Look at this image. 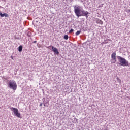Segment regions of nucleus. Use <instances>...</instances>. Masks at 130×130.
Here are the masks:
<instances>
[{"mask_svg": "<svg viewBox=\"0 0 130 130\" xmlns=\"http://www.w3.org/2000/svg\"><path fill=\"white\" fill-rule=\"evenodd\" d=\"M74 9V13L77 18H79V17H82L83 16L88 18V15H89V12L87 11L84 10L82 7H81L79 5H74L73 6Z\"/></svg>", "mask_w": 130, "mask_h": 130, "instance_id": "nucleus-1", "label": "nucleus"}, {"mask_svg": "<svg viewBox=\"0 0 130 130\" xmlns=\"http://www.w3.org/2000/svg\"><path fill=\"white\" fill-rule=\"evenodd\" d=\"M117 58L119 62L118 63V64L122 67H129L130 64L128 63V61L126 60L125 58L119 56H117Z\"/></svg>", "mask_w": 130, "mask_h": 130, "instance_id": "nucleus-2", "label": "nucleus"}, {"mask_svg": "<svg viewBox=\"0 0 130 130\" xmlns=\"http://www.w3.org/2000/svg\"><path fill=\"white\" fill-rule=\"evenodd\" d=\"M7 87L13 91L17 90V83L14 80H7Z\"/></svg>", "mask_w": 130, "mask_h": 130, "instance_id": "nucleus-3", "label": "nucleus"}, {"mask_svg": "<svg viewBox=\"0 0 130 130\" xmlns=\"http://www.w3.org/2000/svg\"><path fill=\"white\" fill-rule=\"evenodd\" d=\"M11 111H13L14 114L15 116L18 117V118H21V113L19 112V110L16 108L12 107L10 108Z\"/></svg>", "mask_w": 130, "mask_h": 130, "instance_id": "nucleus-4", "label": "nucleus"}, {"mask_svg": "<svg viewBox=\"0 0 130 130\" xmlns=\"http://www.w3.org/2000/svg\"><path fill=\"white\" fill-rule=\"evenodd\" d=\"M111 61H112V60H114V62H112V63H115L116 62V53L113 52L111 55Z\"/></svg>", "mask_w": 130, "mask_h": 130, "instance_id": "nucleus-5", "label": "nucleus"}, {"mask_svg": "<svg viewBox=\"0 0 130 130\" xmlns=\"http://www.w3.org/2000/svg\"><path fill=\"white\" fill-rule=\"evenodd\" d=\"M111 61H112V60H114V62H112V63H115L116 62V53L113 52L111 55Z\"/></svg>", "mask_w": 130, "mask_h": 130, "instance_id": "nucleus-6", "label": "nucleus"}, {"mask_svg": "<svg viewBox=\"0 0 130 130\" xmlns=\"http://www.w3.org/2000/svg\"><path fill=\"white\" fill-rule=\"evenodd\" d=\"M52 51L54 52L55 54H56L57 55H58V54H59V52H58V50H57V48L54 47V46H52Z\"/></svg>", "mask_w": 130, "mask_h": 130, "instance_id": "nucleus-7", "label": "nucleus"}, {"mask_svg": "<svg viewBox=\"0 0 130 130\" xmlns=\"http://www.w3.org/2000/svg\"><path fill=\"white\" fill-rule=\"evenodd\" d=\"M0 16L3 17H5L6 18H9V15L7 13H2V12H0Z\"/></svg>", "mask_w": 130, "mask_h": 130, "instance_id": "nucleus-8", "label": "nucleus"}, {"mask_svg": "<svg viewBox=\"0 0 130 130\" xmlns=\"http://www.w3.org/2000/svg\"><path fill=\"white\" fill-rule=\"evenodd\" d=\"M22 50H23V46L22 45L19 46L18 47V51L19 52H22Z\"/></svg>", "mask_w": 130, "mask_h": 130, "instance_id": "nucleus-9", "label": "nucleus"}, {"mask_svg": "<svg viewBox=\"0 0 130 130\" xmlns=\"http://www.w3.org/2000/svg\"><path fill=\"white\" fill-rule=\"evenodd\" d=\"M96 23H97V24H100L101 25L103 24V22L102 21V20H101L100 19H98L96 20Z\"/></svg>", "mask_w": 130, "mask_h": 130, "instance_id": "nucleus-10", "label": "nucleus"}, {"mask_svg": "<svg viewBox=\"0 0 130 130\" xmlns=\"http://www.w3.org/2000/svg\"><path fill=\"white\" fill-rule=\"evenodd\" d=\"M64 39H65L66 40H68V39H69V36L67 35H65L64 36V37H63Z\"/></svg>", "mask_w": 130, "mask_h": 130, "instance_id": "nucleus-11", "label": "nucleus"}, {"mask_svg": "<svg viewBox=\"0 0 130 130\" xmlns=\"http://www.w3.org/2000/svg\"><path fill=\"white\" fill-rule=\"evenodd\" d=\"M81 30L77 31L75 34L76 36H78V35H80V34H81Z\"/></svg>", "mask_w": 130, "mask_h": 130, "instance_id": "nucleus-12", "label": "nucleus"}, {"mask_svg": "<svg viewBox=\"0 0 130 130\" xmlns=\"http://www.w3.org/2000/svg\"><path fill=\"white\" fill-rule=\"evenodd\" d=\"M3 81L5 82V81H7V82L8 83V81H9V80H8V77H3Z\"/></svg>", "mask_w": 130, "mask_h": 130, "instance_id": "nucleus-13", "label": "nucleus"}, {"mask_svg": "<svg viewBox=\"0 0 130 130\" xmlns=\"http://www.w3.org/2000/svg\"><path fill=\"white\" fill-rule=\"evenodd\" d=\"M74 32V29L71 28L70 30H69V33H73Z\"/></svg>", "mask_w": 130, "mask_h": 130, "instance_id": "nucleus-14", "label": "nucleus"}, {"mask_svg": "<svg viewBox=\"0 0 130 130\" xmlns=\"http://www.w3.org/2000/svg\"><path fill=\"white\" fill-rule=\"evenodd\" d=\"M74 121H75V122H78V119H77L76 118H74Z\"/></svg>", "mask_w": 130, "mask_h": 130, "instance_id": "nucleus-15", "label": "nucleus"}, {"mask_svg": "<svg viewBox=\"0 0 130 130\" xmlns=\"http://www.w3.org/2000/svg\"><path fill=\"white\" fill-rule=\"evenodd\" d=\"M117 81L119 83H121V80H120V79L119 78H117Z\"/></svg>", "mask_w": 130, "mask_h": 130, "instance_id": "nucleus-16", "label": "nucleus"}, {"mask_svg": "<svg viewBox=\"0 0 130 130\" xmlns=\"http://www.w3.org/2000/svg\"><path fill=\"white\" fill-rule=\"evenodd\" d=\"M50 47H52V46H50L47 47V48H48L49 49H50Z\"/></svg>", "mask_w": 130, "mask_h": 130, "instance_id": "nucleus-17", "label": "nucleus"}, {"mask_svg": "<svg viewBox=\"0 0 130 130\" xmlns=\"http://www.w3.org/2000/svg\"><path fill=\"white\" fill-rule=\"evenodd\" d=\"M126 12H127V13H130V9H128Z\"/></svg>", "mask_w": 130, "mask_h": 130, "instance_id": "nucleus-18", "label": "nucleus"}, {"mask_svg": "<svg viewBox=\"0 0 130 130\" xmlns=\"http://www.w3.org/2000/svg\"><path fill=\"white\" fill-rule=\"evenodd\" d=\"M37 43V41H34L33 42H32V43Z\"/></svg>", "mask_w": 130, "mask_h": 130, "instance_id": "nucleus-19", "label": "nucleus"}, {"mask_svg": "<svg viewBox=\"0 0 130 130\" xmlns=\"http://www.w3.org/2000/svg\"><path fill=\"white\" fill-rule=\"evenodd\" d=\"M42 104H43L42 103H41L40 104V107L42 106Z\"/></svg>", "mask_w": 130, "mask_h": 130, "instance_id": "nucleus-20", "label": "nucleus"}, {"mask_svg": "<svg viewBox=\"0 0 130 130\" xmlns=\"http://www.w3.org/2000/svg\"><path fill=\"white\" fill-rule=\"evenodd\" d=\"M15 39H18L19 40L20 39V38L18 37V38H15Z\"/></svg>", "mask_w": 130, "mask_h": 130, "instance_id": "nucleus-21", "label": "nucleus"}, {"mask_svg": "<svg viewBox=\"0 0 130 130\" xmlns=\"http://www.w3.org/2000/svg\"><path fill=\"white\" fill-rule=\"evenodd\" d=\"M44 103H46V104H47V102H45L44 101H43Z\"/></svg>", "mask_w": 130, "mask_h": 130, "instance_id": "nucleus-22", "label": "nucleus"}, {"mask_svg": "<svg viewBox=\"0 0 130 130\" xmlns=\"http://www.w3.org/2000/svg\"><path fill=\"white\" fill-rule=\"evenodd\" d=\"M43 104H44V106H45H45H46V103H43Z\"/></svg>", "mask_w": 130, "mask_h": 130, "instance_id": "nucleus-23", "label": "nucleus"}, {"mask_svg": "<svg viewBox=\"0 0 130 130\" xmlns=\"http://www.w3.org/2000/svg\"><path fill=\"white\" fill-rule=\"evenodd\" d=\"M111 62H114V60H113L112 61H111Z\"/></svg>", "mask_w": 130, "mask_h": 130, "instance_id": "nucleus-24", "label": "nucleus"}, {"mask_svg": "<svg viewBox=\"0 0 130 130\" xmlns=\"http://www.w3.org/2000/svg\"><path fill=\"white\" fill-rule=\"evenodd\" d=\"M11 57L12 59H13V56H11Z\"/></svg>", "mask_w": 130, "mask_h": 130, "instance_id": "nucleus-25", "label": "nucleus"}]
</instances>
